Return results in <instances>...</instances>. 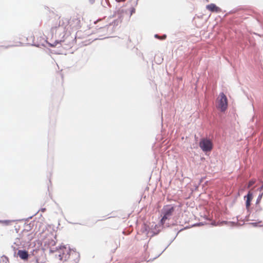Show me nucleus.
Instances as JSON below:
<instances>
[{
    "label": "nucleus",
    "mask_w": 263,
    "mask_h": 263,
    "mask_svg": "<svg viewBox=\"0 0 263 263\" xmlns=\"http://www.w3.org/2000/svg\"><path fill=\"white\" fill-rule=\"evenodd\" d=\"M54 253L58 257L62 263H78L80 254L76 251L68 247L61 246Z\"/></svg>",
    "instance_id": "nucleus-1"
},
{
    "label": "nucleus",
    "mask_w": 263,
    "mask_h": 263,
    "mask_svg": "<svg viewBox=\"0 0 263 263\" xmlns=\"http://www.w3.org/2000/svg\"><path fill=\"white\" fill-rule=\"evenodd\" d=\"M217 107L221 111H225L228 108V99L224 93L219 94L216 100Z\"/></svg>",
    "instance_id": "nucleus-2"
},
{
    "label": "nucleus",
    "mask_w": 263,
    "mask_h": 263,
    "mask_svg": "<svg viewBox=\"0 0 263 263\" xmlns=\"http://www.w3.org/2000/svg\"><path fill=\"white\" fill-rule=\"evenodd\" d=\"M175 211L174 208L171 205L164 206L162 209L163 216L161 220V223L163 224L166 220L170 218Z\"/></svg>",
    "instance_id": "nucleus-3"
},
{
    "label": "nucleus",
    "mask_w": 263,
    "mask_h": 263,
    "mask_svg": "<svg viewBox=\"0 0 263 263\" xmlns=\"http://www.w3.org/2000/svg\"><path fill=\"white\" fill-rule=\"evenodd\" d=\"M199 146L204 152L211 151L213 148L211 141L206 139H202L199 143Z\"/></svg>",
    "instance_id": "nucleus-4"
},
{
    "label": "nucleus",
    "mask_w": 263,
    "mask_h": 263,
    "mask_svg": "<svg viewBox=\"0 0 263 263\" xmlns=\"http://www.w3.org/2000/svg\"><path fill=\"white\" fill-rule=\"evenodd\" d=\"M68 24L70 28H78L80 27V21L76 18H70L68 21Z\"/></svg>",
    "instance_id": "nucleus-5"
},
{
    "label": "nucleus",
    "mask_w": 263,
    "mask_h": 263,
    "mask_svg": "<svg viewBox=\"0 0 263 263\" xmlns=\"http://www.w3.org/2000/svg\"><path fill=\"white\" fill-rule=\"evenodd\" d=\"M206 9L213 12H220L221 9L214 4H211L206 6Z\"/></svg>",
    "instance_id": "nucleus-6"
},
{
    "label": "nucleus",
    "mask_w": 263,
    "mask_h": 263,
    "mask_svg": "<svg viewBox=\"0 0 263 263\" xmlns=\"http://www.w3.org/2000/svg\"><path fill=\"white\" fill-rule=\"evenodd\" d=\"M17 255L21 259L24 260L27 259L29 256L28 252L25 250H19Z\"/></svg>",
    "instance_id": "nucleus-7"
},
{
    "label": "nucleus",
    "mask_w": 263,
    "mask_h": 263,
    "mask_svg": "<svg viewBox=\"0 0 263 263\" xmlns=\"http://www.w3.org/2000/svg\"><path fill=\"white\" fill-rule=\"evenodd\" d=\"M253 199V195L251 192H249L247 195L246 206L249 207L250 205V202Z\"/></svg>",
    "instance_id": "nucleus-8"
},
{
    "label": "nucleus",
    "mask_w": 263,
    "mask_h": 263,
    "mask_svg": "<svg viewBox=\"0 0 263 263\" xmlns=\"http://www.w3.org/2000/svg\"><path fill=\"white\" fill-rule=\"evenodd\" d=\"M255 183V180H250L248 184V188L250 187L252 185H253Z\"/></svg>",
    "instance_id": "nucleus-9"
},
{
    "label": "nucleus",
    "mask_w": 263,
    "mask_h": 263,
    "mask_svg": "<svg viewBox=\"0 0 263 263\" xmlns=\"http://www.w3.org/2000/svg\"><path fill=\"white\" fill-rule=\"evenodd\" d=\"M155 37H157V38H159V39H160L161 40H164V39H166V35H163L162 36L159 37L157 34H156V35H155Z\"/></svg>",
    "instance_id": "nucleus-10"
},
{
    "label": "nucleus",
    "mask_w": 263,
    "mask_h": 263,
    "mask_svg": "<svg viewBox=\"0 0 263 263\" xmlns=\"http://www.w3.org/2000/svg\"><path fill=\"white\" fill-rule=\"evenodd\" d=\"M51 47H55L58 44H59L58 42H55L53 43H48Z\"/></svg>",
    "instance_id": "nucleus-11"
},
{
    "label": "nucleus",
    "mask_w": 263,
    "mask_h": 263,
    "mask_svg": "<svg viewBox=\"0 0 263 263\" xmlns=\"http://www.w3.org/2000/svg\"><path fill=\"white\" fill-rule=\"evenodd\" d=\"M1 222L5 223L6 224H8L10 223V221L6 220V221H0Z\"/></svg>",
    "instance_id": "nucleus-12"
},
{
    "label": "nucleus",
    "mask_w": 263,
    "mask_h": 263,
    "mask_svg": "<svg viewBox=\"0 0 263 263\" xmlns=\"http://www.w3.org/2000/svg\"><path fill=\"white\" fill-rule=\"evenodd\" d=\"M261 197H262V195H261L260 196H259V198H260H260H261Z\"/></svg>",
    "instance_id": "nucleus-13"
},
{
    "label": "nucleus",
    "mask_w": 263,
    "mask_h": 263,
    "mask_svg": "<svg viewBox=\"0 0 263 263\" xmlns=\"http://www.w3.org/2000/svg\"><path fill=\"white\" fill-rule=\"evenodd\" d=\"M60 263H62L61 262Z\"/></svg>",
    "instance_id": "nucleus-14"
}]
</instances>
